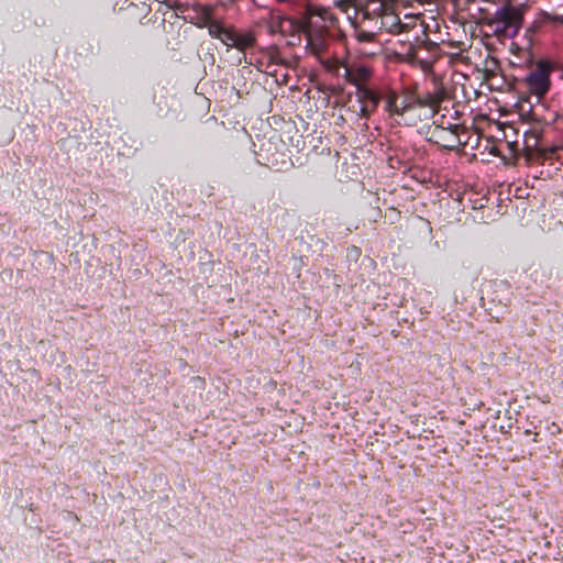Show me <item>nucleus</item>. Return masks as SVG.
<instances>
[{"mask_svg": "<svg viewBox=\"0 0 563 563\" xmlns=\"http://www.w3.org/2000/svg\"><path fill=\"white\" fill-rule=\"evenodd\" d=\"M225 36V46L245 51L255 44V37L251 32H240L233 27Z\"/></svg>", "mask_w": 563, "mask_h": 563, "instance_id": "7", "label": "nucleus"}, {"mask_svg": "<svg viewBox=\"0 0 563 563\" xmlns=\"http://www.w3.org/2000/svg\"><path fill=\"white\" fill-rule=\"evenodd\" d=\"M496 20L504 23L506 27H512L515 33L521 26L522 15L518 9L511 5H504L495 13Z\"/></svg>", "mask_w": 563, "mask_h": 563, "instance_id": "6", "label": "nucleus"}, {"mask_svg": "<svg viewBox=\"0 0 563 563\" xmlns=\"http://www.w3.org/2000/svg\"><path fill=\"white\" fill-rule=\"evenodd\" d=\"M460 130L461 128L457 124L448 128L437 125L431 132L430 140L446 150H457L465 144L460 139Z\"/></svg>", "mask_w": 563, "mask_h": 563, "instance_id": "3", "label": "nucleus"}, {"mask_svg": "<svg viewBox=\"0 0 563 563\" xmlns=\"http://www.w3.org/2000/svg\"><path fill=\"white\" fill-rule=\"evenodd\" d=\"M355 27V38L360 43L372 42L375 37L376 32L378 31V23L374 25H360L353 24Z\"/></svg>", "mask_w": 563, "mask_h": 563, "instance_id": "10", "label": "nucleus"}, {"mask_svg": "<svg viewBox=\"0 0 563 563\" xmlns=\"http://www.w3.org/2000/svg\"><path fill=\"white\" fill-rule=\"evenodd\" d=\"M382 11V3H378L376 1H371L364 7H357L355 8L353 24H360L361 26L374 25L375 19L373 18L376 15H380Z\"/></svg>", "mask_w": 563, "mask_h": 563, "instance_id": "5", "label": "nucleus"}, {"mask_svg": "<svg viewBox=\"0 0 563 563\" xmlns=\"http://www.w3.org/2000/svg\"><path fill=\"white\" fill-rule=\"evenodd\" d=\"M552 67L549 62H538L534 69L525 78L529 92L538 98L544 97L551 86L550 75Z\"/></svg>", "mask_w": 563, "mask_h": 563, "instance_id": "2", "label": "nucleus"}, {"mask_svg": "<svg viewBox=\"0 0 563 563\" xmlns=\"http://www.w3.org/2000/svg\"><path fill=\"white\" fill-rule=\"evenodd\" d=\"M361 98L367 102L371 114L376 110L379 104V96L368 88L361 90Z\"/></svg>", "mask_w": 563, "mask_h": 563, "instance_id": "14", "label": "nucleus"}, {"mask_svg": "<svg viewBox=\"0 0 563 563\" xmlns=\"http://www.w3.org/2000/svg\"><path fill=\"white\" fill-rule=\"evenodd\" d=\"M358 115L362 117V118H366L367 119L371 115V112L368 110V106L361 107Z\"/></svg>", "mask_w": 563, "mask_h": 563, "instance_id": "17", "label": "nucleus"}, {"mask_svg": "<svg viewBox=\"0 0 563 563\" xmlns=\"http://www.w3.org/2000/svg\"><path fill=\"white\" fill-rule=\"evenodd\" d=\"M336 16L329 8L310 4L307 9L305 35L307 51L321 59L329 44V32L334 27Z\"/></svg>", "mask_w": 563, "mask_h": 563, "instance_id": "1", "label": "nucleus"}, {"mask_svg": "<svg viewBox=\"0 0 563 563\" xmlns=\"http://www.w3.org/2000/svg\"><path fill=\"white\" fill-rule=\"evenodd\" d=\"M373 76V70L371 67L365 65H356V66H350L344 65V77L345 79L356 86L360 91L363 89L362 86H364L366 82L369 81V79Z\"/></svg>", "mask_w": 563, "mask_h": 563, "instance_id": "4", "label": "nucleus"}, {"mask_svg": "<svg viewBox=\"0 0 563 563\" xmlns=\"http://www.w3.org/2000/svg\"><path fill=\"white\" fill-rule=\"evenodd\" d=\"M411 51H412V47H410L409 52H407V55H408L409 57H413V56H415L413 54H411Z\"/></svg>", "mask_w": 563, "mask_h": 563, "instance_id": "18", "label": "nucleus"}, {"mask_svg": "<svg viewBox=\"0 0 563 563\" xmlns=\"http://www.w3.org/2000/svg\"><path fill=\"white\" fill-rule=\"evenodd\" d=\"M444 96V90L437 88L433 91L416 96V106L435 108L443 101Z\"/></svg>", "mask_w": 563, "mask_h": 563, "instance_id": "9", "label": "nucleus"}, {"mask_svg": "<svg viewBox=\"0 0 563 563\" xmlns=\"http://www.w3.org/2000/svg\"><path fill=\"white\" fill-rule=\"evenodd\" d=\"M420 22V18L416 14H406L401 20V33L415 29Z\"/></svg>", "mask_w": 563, "mask_h": 563, "instance_id": "15", "label": "nucleus"}, {"mask_svg": "<svg viewBox=\"0 0 563 563\" xmlns=\"http://www.w3.org/2000/svg\"><path fill=\"white\" fill-rule=\"evenodd\" d=\"M208 30H209V34L212 37L219 38L225 45V36L224 35H229L231 27H224L219 22L212 21L209 23Z\"/></svg>", "mask_w": 563, "mask_h": 563, "instance_id": "12", "label": "nucleus"}, {"mask_svg": "<svg viewBox=\"0 0 563 563\" xmlns=\"http://www.w3.org/2000/svg\"><path fill=\"white\" fill-rule=\"evenodd\" d=\"M416 107V96L411 92H406L405 96L398 101L395 114L402 115L407 111Z\"/></svg>", "mask_w": 563, "mask_h": 563, "instance_id": "11", "label": "nucleus"}, {"mask_svg": "<svg viewBox=\"0 0 563 563\" xmlns=\"http://www.w3.org/2000/svg\"><path fill=\"white\" fill-rule=\"evenodd\" d=\"M399 101V96L395 90H390L386 96V110L390 114H395L397 110V104Z\"/></svg>", "mask_w": 563, "mask_h": 563, "instance_id": "16", "label": "nucleus"}, {"mask_svg": "<svg viewBox=\"0 0 563 563\" xmlns=\"http://www.w3.org/2000/svg\"><path fill=\"white\" fill-rule=\"evenodd\" d=\"M375 23H378V30H386L388 33L398 34L401 33V19L393 12H382L380 15H376Z\"/></svg>", "mask_w": 563, "mask_h": 563, "instance_id": "8", "label": "nucleus"}, {"mask_svg": "<svg viewBox=\"0 0 563 563\" xmlns=\"http://www.w3.org/2000/svg\"><path fill=\"white\" fill-rule=\"evenodd\" d=\"M361 98L367 102L371 114L376 110L379 104V96L368 88L361 90Z\"/></svg>", "mask_w": 563, "mask_h": 563, "instance_id": "13", "label": "nucleus"}]
</instances>
